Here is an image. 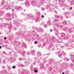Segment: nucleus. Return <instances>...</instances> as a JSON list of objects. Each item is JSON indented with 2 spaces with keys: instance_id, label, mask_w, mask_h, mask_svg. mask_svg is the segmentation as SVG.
<instances>
[{
  "instance_id": "f257e3e1",
  "label": "nucleus",
  "mask_w": 74,
  "mask_h": 74,
  "mask_svg": "<svg viewBox=\"0 0 74 74\" xmlns=\"http://www.w3.org/2000/svg\"><path fill=\"white\" fill-rule=\"evenodd\" d=\"M57 51H58V52H56V53L57 55H58L60 58H62V55H63L64 57H65V55H66V53L63 51H62L61 52V54H60V49H57Z\"/></svg>"
},
{
  "instance_id": "f03ea898",
  "label": "nucleus",
  "mask_w": 74,
  "mask_h": 74,
  "mask_svg": "<svg viewBox=\"0 0 74 74\" xmlns=\"http://www.w3.org/2000/svg\"><path fill=\"white\" fill-rule=\"evenodd\" d=\"M36 17L34 18L35 22H38L39 19H40V15L41 14H40V12L39 11H37L36 12Z\"/></svg>"
},
{
  "instance_id": "7ed1b4c3",
  "label": "nucleus",
  "mask_w": 74,
  "mask_h": 74,
  "mask_svg": "<svg viewBox=\"0 0 74 74\" xmlns=\"http://www.w3.org/2000/svg\"><path fill=\"white\" fill-rule=\"evenodd\" d=\"M59 27V25L58 24H55V25L54 26V29L55 31H56L55 33L56 35H58L59 34V32L57 31V29L56 28H58Z\"/></svg>"
},
{
  "instance_id": "20e7f679",
  "label": "nucleus",
  "mask_w": 74,
  "mask_h": 74,
  "mask_svg": "<svg viewBox=\"0 0 74 74\" xmlns=\"http://www.w3.org/2000/svg\"><path fill=\"white\" fill-rule=\"evenodd\" d=\"M53 49H54V44L51 42L50 43L49 46L48 47V49H50L51 51H53Z\"/></svg>"
},
{
  "instance_id": "39448f33",
  "label": "nucleus",
  "mask_w": 74,
  "mask_h": 74,
  "mask_svg": "<svg viewBox=\"0 0 74 74\" xmlns=\"http://www.w3.org/2000/svg\"><path fill=\"white\" fill-rule=\"evenodd\" d=\"M27 19H32V20H34V16H33L32 14H28L27 15Z\"/></svg>"
},
{
  "instance_id": "423d86ee",
  "label": "nucleus",
  "mask_w": 74,
  "mask_h": 74,
  "mask_svg": "<svg viewBox=\"0 0 74 74\" xmlns=\"http://www.w3.org/2000/svg\"><path fill=\"white\" fill-rule=\"evenodd\" d=\"M55 38L53 36H52V39L51 40L52 42H53V43H55V42L58 43L60 42L59 40L57 39H55Z\"/></svg>"
},
{
  "instance_id": "0eeeda50",
  "label": "nucleus",
  "mask_w": 74,
  "mask_h": 74,
  "mask_svg": "<svg viewBox=\"0 0 74 74\" xmlns=\"http://www.w3.org/2000/svg\"><path fill=\"white\" fill-rule=\"evenodd\" d=\"M71 29V28H70L69 29V28L68 27H64L63 29V30H64V32L67 31L68 30V31L69 32H70Z\"/></svg>"
},
{
  "instance_id": "6e6552de",
  "label": "nucleus",
  "mask_w": 74,
  "mask_h": 74,
  "mask_svg": "<svg viewBox=\"0 0 74 74\" xmlns=\"http://www.w3.org/2000/svg\"><path fill=\"white\" fill-rule=\"evenodd\" d=\"M70 55L71 56L70 59L72 61H74V53H71Z\"/></svg>"
},
{
  "instance_id": "1a4fd4ad",
  "label": "nucleus",
  "mask_w": 74,
  "mask_h": 74,
  "mask_svg": "<svg viewBox=\"0 0 74 74\" xmlns=\"http://www.w3.org/2000/svg\"><path fill=\"white\" fill-rule=\"evenodd\" d=\"M42 54L41 53V52L40 51L38 52L37 54V58H40V59H41L42 58L41 57L42 56Z\"/></svg>"
},
{
  "instance_id": "9d476101",
  "label": "nucleus",
  "mask_w": 74,
  "mask_h": 74,
  "mask_svg": "<svg viewBox=\"0 0 74 74\" xmlns=\"http://www.w3.org/2000/svg\"><path fill=\"white\" fill-rule=\"evenodd\" d=\"M61 38H59V41L60 40H62V38H64V36H66V34H64V33H62L61 34Z\"/></svg>"
},
{
  "instance_id": "9b49d317",
  "label": "nucleus",
  "mask_w": 74,
  "mask_h": 74,
  "mask_svg": "<svg viewBox=\"0 0 74 74\" xmlns=\"http://www.w3.org/2000/svg\"><path fill=\"white\" fill-rule=\"evenodd\" d=\"M16 10H18V11H21L23 9L21 6H16Z\"/></svg>"
},
{
  "instance_id": "f8f14e48",
  "label": "nucleus",
  "mask_w": 74,
  "mask_h": 74,
  "mask_svg": "<svg viewBox=\"0 0 74 74\" xmlns=\"http://www.w3.org/2000/svg\"><path fill=\"white\" fill-rule=\"evenodd\" d=\"M21 71H20L19 73L20 74H28V73H27V72L26 71H25L24 70H23L22 71V72H21Z\"/></svg>"
},
{
  "instance_id": "ddd939ff",
  "label": "nucleus",
  "mask_w": 74,
  "mask_h": 74,
  "mask_svg": "<svg viewBox=\"0 0 74 74\" xmlns=\"http://www.w3.org/2000/svg\"><path fill=\"white\" fill-rule=\"evenodd\" d=\"M32 4L33 6H36L37 5V2L35 1H33L32 3Z\"/></svg>"
},
{
  "instance_id": "4468645a",
  "label": "nucleus",
  "mask_w": 74,
  "mask_h": 74,
  "mask_svg": "<svg viewBox=\"0 0 74 74\" xmlns=\"http://www.w3.org/2000/svg\"><path fill=\"white\" fill-rule=\"evenodd\" d=\"M43 5V4L42 3H36V5L38 7H40V6H42Z\"/></svg>"
},
{
  "instance_id": "2eb2a0df",
  "label": "nucleus",
  "mask_w": 74,
  "mask_h": 74,
  "mask_svg": "<svg viewBox=\"0 0 74 74\" xmlns=\"http://www.w3.org/2000/svg\"><path fill=\"white\" fill-rule=\"evenodd\" d=\"M69 21H67L66 20H65L64 21L63 23V25H67V23H69Z\"/></svg>"
},
{
  "instance_id": "dca6fc26",
  "label": "nucleus",
  "mask_w": 74,
  "mask_h": 74,
  "mask_svg": "<svg viewBox=\"0 0 74 74\" xmlns=\"http://www.w3.org/2000/svg\"><path fill=\"white\" fill-rule=\"evenodd\" d=\"M36 51L34 50H33L31 51V54L32 55H33L34 56H35V53H34Z\"/></svg>"
},
{
  "instance_id": "f3484780",
  "label": "nucleus",
  "mask_w": 74,
  "mask_h": 74,
  "mask_svg": "<svg viewBox=\"0 0 74 74\" xmlns=\"http://www.w3.org/2000/svg\"><path fill=\"white\" fill-rule=\"evenodd\" d=\"M63 14L65 16H67L69 15V13L67 12H64L63 13Z\"/></svg>"
},
{
  "instance_id": "a211bd4d",
  "label": "nucleus",
  "mask_w": 74,
  "mask_h": 74,
  "mask_svg": "<svg viewBox=\"0 0 74 74\" xmlns=\"http://www.w3.org/2000/svg\"><path fill=\"white\" fill-rule=\"evenodd\" d=\"M11 5H7V6H6V8H7V9H11Z\"/></svg>"
},
{
  "instance_id": "6ab92c4d",
  "label": "nucleus",
  "mask_w": 74,
  "mask_h": 74,
  "mask_svg": "<svg viewBox=\"0 0 74 74\" xmlns=\"http://www.w3.org/2000/svg\"><path fill=\"white\" fill-rule=\"evenodd\" d=\"M53 59H51L49 62V64L51 65V64H52V63H53Z\"/></svg>"
},
{
  "instance_id": "aec40b11",
  "label": "nucleus",
  "mask_w": 74,
  "mask_h": 74,
  "mask_svg": "<svg viewBox=\"0 0 74 74\" xmlns=\"http://www.w3.org/2000/svg\"><path fill=\"white\" fill-rule=\"evenodd\" d=\"M25 4L26 5L27 7H29V5H30V3H29V2L25 3Z\"/></svg>"
},
{
  "instance_id": "412c9836",
  "label": "nucleus",
  "mask_w": 74,
  "mask_h": 74,
  "mask_svg": "<svg viewBox=\"0 0 74 74\" xmlns=\"http://www.w3.org/2000/svg\"><path fill=\"white\" fill-rule=\"evenodd\" d=\"M40 67L41 70H42V69H43L44 68V66L43 64H42V65H40Z\"/></svg>"
},
{
  "instance_id": "4be33fe9",
  "label": "nucleus",
  "mask_w": 74,
  "mask_h": 74,
  "mask_svg": "<svg viewBox=\"0 0 74 74\" xmlns=\"http://www.w3.org/2000/svg\"><path fill=\"white\" fill-rule=\"evenodd\" d=\"M38 31L39 32H42L41 30H42L43 31V30L41 29V28H38Z\"/></svg>"
},
{
  "instance_id": "5701e85b",
  "label": "nucleus",
  "mask_w": 74,
  "mask_h": 74,
  "mask_svg": "<svg viewBox=\"0 0 74 74\" xmlns=\"http://www.w3.org/2000/svg\"><path fill=\"white\" fill-rule=\"evenodd\" d=\"M70 46L69 45V44L68 43H66L65 45H64V47H69V46Z\"/></svg>"
},
{
  "instance_id": "b1692460",
  "label": "nucleus",
  "mask_w": 74,
  "mask_h": 74,
  "mask_svg": "<svg viewBox=\"0 0 74 74\" xmlns=\"http://www.w3.org/2000/svg\"><path fill=\"white\" fill-rule=\"evenodd\" d=\"M6 16L8 17H9L10 16V13H7L6 14Z\"/></svg>"
},
{
  "instance_id": "393cba45",
  "label": "nucleus",
  "mask_w": 74,
  "mask_h": 74,
  "mask_svg": "<svg viewBox=\"0 0 74 74\" xmlns=\"http://www.w3.org/2000/svg\"><path fill=\"white\" fill-rule=\"evenodd\" d=\"M63 60H66V61H69V59L67 58H63Z\"/></svg>"
},
{
  "instance_id": "a878e982",
  "label": "nucleus",
  "mask_w": 74,
  "mask_h": 74,
  "mask_svg": "<svg viewBox=\"0 0 74 74\" xmlns=\"http://www.w3.org/2000/svg\"><path fill=\"white\" fill-rule=\"evenodd\" d=\"M47 23L48 25H51V23L50 20H49L47 22Z\"/></svg>"
},
{
  "instance_id": "bb28decb",
  "label": "nucleus",
  "mask_w": 74,
  "mask_h": 74,
  "mask_svg": "<svg viewBox=\"0 0 74 74\" xmlns=\"http://www.w3.org/2000/svg\"><path fill=\"white\" fill-rule=\"evenodd\" d=\"M71 4H72V5H74V0H73L71 3H70Z\"/></svg>"
},
{
  "instance_id": "cd10ccee",
  "label": "nucleus",
  "mask_w": 74,
  "mask_h": 74,
  "mask_svg": "<svg viewBox=\"0 0 74 74\" xmlns=\"http://www.w3.org/2000/svg\"><path fill=\"white\" fill-rule=\"evenodd\" d=\"M56 21H57V20L56 19H54L53 22V23H55V22H56Z\"/></svg>"
},
{
  "instance_id": "c85d7f7f",
  "label": "nucleus",
  "mask_w": 74,
  "mask_h": 74,
  "mask_svg": "<svg viewBox=\"0 0 74 74\" xmlns=\"http://www.w3.org/2000/svg\"><path fill=\"white\" fill-rule=\"evenodd\" d=\"M50 54V53H48V55H45V56H49V55Z\"/></svg>"
},
{
  "instance_id": "c756f323",
  "label": "nucleus",
  "mask_w": 74,
  "mask_h": 74,
  "mask_svg": "<svg viewBox=\"0 0 74 74\" xmlns=\"http://www.w3.org/2000/svg\"><path fill=\"white\" fill-rule=\"evenodd\" d=\"M16 67L15 66H13L12 67V69H15Z\"/></svg>"
},
{
  "instance_id": "7c9ffc66",
  "label": "nucleus",
  "mask_w": 74,
  "mask_h": 74,
  "mask_svg": "<svg viewBox=\"0 0 74 74\" xmlns=\"http://www.w3.org/2000/svg\"><path fill=\"white\" fill-rule=\"evenodd\" d=\"M36 61L35 60L34 61V62L33 63V64H34V65H36Z\"/></svg>"
},
{
  "instance_id": "2f4dec72",
  "label": "nucleus",
  "mask_w": 74,
  "mask_h": 74,
  "mask_svg": "<svg viewBox=\"0 0 74 74\" xmlns=\"http://www.w3.org/2000/svg\"><path fill=\"white\" fill-rule=\"evenodd\" d=\"M34 72L35 73H37V72H38V71H37V70H34Z\"/></svg>"
},
{
  "instance_id": "473e14b6",
  "label": "nucleus",
  "mask_w": 74,
  "mask_h": 74,
  "mask_svg": "<svg viewBox=\"0 0 74 74\" xmlns=\"http://www.w3.org/2000/svg\"><path fill=\"white\" fill-rule=\"evenodd\" d=\"M41 10L42 11H44V10H45V8H42L41 9Z\"/></svg>"
},
{
  "instance_id": "72a5a7b5",
  "label": "nucleus",
  "mask_w": 74,
  "mask_h": 74,
  "mask_svg": "<svg viewBox=\"0 0 74 74\" xmlns=\"http://www.w3.org/2000/svg\"><path fill=\"white\" fill-rule=\"evenodd\" d=\"M30 52H28L27 53V55H30Z\"/></svg>"
},
{
  "instance_id": "f704fd0d",
  "label": "nucleus",
  "mask_w": 74,
  "mask_h": 74,
  "mask_svg": "<svg viewBox=\"0 0 74 74\" xmlns=\"http://www.w3.org/2000/svg\"><path fill=\"white\" fill-rule=\"evenodd\" d=\"M5 60H4L3 61V63H5Z\"/></svg>"
},
{
  "instance_id": "c9c22d12",
  "label": "nucleus",
  "mask_w": 74,
  "mask_h": 74,
  "mask_svg": "<svg viewBox=\"0 0 74 74\" xmlns=\"http://www.w3.org/2000/svg\"><path fill=\"white\" fill-rule=\"evenodd\" d=\"M72 9H73V7H71L69 9V10H72Z\"/></svg>"
},
{
  "instance_id": "e433bc0d",
  "label": "nucleus",
  "mask_w": 74,
  "mask_h": 74,
  "mask_svg": "<svg viewBox=\"0 0 74 74\" xmlns=\"http://www.w3.org/2000/svg\"><path fill=\"white\" fill-rule=\"evenodd\" d=\"M25 58H20V59H21L20 60H25Z\"/></svg>"
},
{
  "instance_id": "4c0bfd02",
  "label": "nucleus",
  "mask_w": 74,
  "mask_h": 74,
  "mask_svg": "<svg viewBox=\"0 0 74 74\" xmlns=\"http://www.w3.org/2000/svg\"><path fill=\"white\" fill-rule=\"evenodd\" d=\"M35 44H37V42L36 41L34 42Z\"/></svg>"
},
{
  "instance_id": "58836bf2",
  "label": "nucleus",
  "mask_w": 74,
  "mask_h": 74,
  "mask_svg": "<svg viewBox=\"0 0 74 74\" xmlns=\"http://www.w3.org/2000/svg\"><path fill=\"white\" fill-rule=\"evenodd\" d=\"M44 27H47V25L45 24V25H44Z\"/></svg>"
},
{
  "instance_id": "ea45409f",
  "label": "nucleus",
  "mask_w": 74,
  "mask_h": 74,
  "mask_svg": "<svg viewBox=\"0 0 74 74\" xmlns=\"http://www.w3.org/2000/svg\"><path fill=\"white\" fill-rule=\"evenodd\" d=\"M54 12H55V13H56V14H58V12H56V11H54Z\"/></svg>"
},
{
  "instance_id": "a19ab883",
  "label": "nucleus",
  "mask_w": 74,
  "mask_h": 74,
  "mask_svg": "<svg viewBox=\"0 0 74 74\" xmlns=\"http://www.w3.org/2000/svg\"><path fill=\"white\" fill-rule=\"evenodd\" d=\"M68 38V37H67V36H66V37H65V39H67Z\"/></svg>"
},
{
  "instance_id": "79ce46f5",
  "label": "nucleus",
  "mask_w": 74,
  "mask_h": 74,
  "mask_svg": "<svg viewBox=\"0 0 74 74\" xmlns=\"http://www.w3.org/2000/svg\"><path fill=\"white\" fill-rule=\"evenodd\" d=\"M71 2V0H69L68 1V2H69V3H70Z\"/></svg>"
},
{
  "instance_id": "37998d69",
  "label": "nucleus",
  "mask_w": 74,
  "mask_h": 74,
  "mask_svg": "<svg viewBox=\"0 0 74 74\" xmlns=\"http://www.w3.org/2000/svg\"><path fill=\"white\" fill-rule=\"evenodd\" d=\"M64 46H61V48H64Z\"/></svg>"
},
{
  "instance_id": "c03bdc74",
  "label": "nucleus",
  "mask_w": 74,
  "mask_h": 74,
  "mask_svg": "<svg viewBox=\"0 0 74 74\" xmlns=\"http://www.w3.org/2000/svg\"><path fill=\"white\" fill-rule=\"evenodd\" d=\"M8 69L9 70L11 69V68H10V66H9L8 67Z\"/></svg>"
},
{
  "instance_id": "a18cd8bd",
  "label": "nucleus",
  "mask_w": 74,
  "mask_h": 74,
  "mask_svg": "<svg viewBox=\"0 0 74 74\" xmlns=\"http://www.w3.org/2000/svg\"><path fill=\"white\" fill-rule=\"evenodd\" d=\"M15 10V9H13V10H12V12H14V10Z\"/></svg>"
},
{
  "instance_id": "49530a36",
  "label": "nucleus",
  "mask_w": 74,
  "mask_h": 74,
  "mask_svg": "<svg viewBox=\"0 0 74 74\" xmlns=\"http://www.w3.org/2000/svg\"><path fill=\"white\" fill-rule=\"evenodd\" d=\"M42 18H44V16L43 15H42Z\"/></svg>"
},
{
  "instance_id": "de8ad7c7",
  "label": "nucleus",
  "mask_w": 74,
  "mask_h": 74,
  "mask_svg": "<svg viewBox=\"0 0 74 74\" xmlns=\"http://www.w3.org/2000/svg\"><path fill=\"white\" fill-rule=\"evenodd\" d=\"M2 47H5V45H3L2 46Z\"/></svg>"
},
{
  "instance_id": "09e8293b",
  "label": "nucleus",
  "mask_w": 74,
  "mask_h": 74,
  "mask_svg": "<svg viewBox=\"0 0 74 74\" xmlns=\"http://www.w3.org/2000/svg\"><path fill=\"white\" fill-rule=\"evenodd\" d=\"M6 39H7V37H5L4 38V40H6Z\"/></svg>"
},
{
  "instance_id": "8fccbe9b",
  "label": "nucleus",
  "mask_w": 74,
  "mask_h": 74,
  "mask_svg": "<svg viewBox=\"0 0 74 74\" xmlns=\"http://www.w3.org/2000/svg\"><path fill=\"white\" fill-rule=\"evenodd\" d=\"M17 1H23V0H17Z\"/></svg>"
},
{
  "instance_id": "3c124183",
  "label": "nucleus",
  "mask_w": 74,
  "mask_h": 74,
  "mask_svg": "<svg viewBox=\"0 0 74 74\" xmlns=\"http://www.w3.org/2000/svg\"><path fill=\"white\" fill-rule=\"evenodd\" d=\"M14 15V13H12V16H13Z\"/></svg>"
},
{
  "instance_id": "603ef678",
  "label": "nucleus",
  "mask_w": 74,
  "mask_h": 74,
  "mask_svg": "<svg viewBox=\"0 0 74 74\" xmlns=\"http://www.w3.org/2000/svg\"><path fill=\"white\" fill-rule=\"evenodd\" d=\"M11 5H12V4H13V3L12 2H11Z\"/></svg>"
},
{
  "instance_id": "864d4df0",
  "label": "nucleus",
  "mask_w": 74,
  "mask_h": 74,
  "mask_svg": "<svg viewBox=\"0 0 74 74\" xmlns=\"http://www.w3.org/2000/svg\"><path fill=\"white\" fill-rule=\"evenodd\" d=\"M61 19H62V18H63V17L62 16H61Z\"/></svg>"
},
{
  "instance_id": "5fc2aeb1",
  "label": "nucleus",
  "mask_w": 74,
  "mask_h": 74,
  "mask_svg": "<svg viewBox=\"0 0 74 74\" xmlns=\"http://www.w3.org/2000/svg\"><path fill=\"white\" fill-rule=\"evenodd\" d=\"M0 49H1V46H0Z\"/></svg>"
},
{
  "instance_id": "6e6d98bb",
  "label": "nucleus",
  "mask_w": 74,
  "mask_h": 74,
  "mask_svg": "<svg viewBox=\"0 0 74 74\" xmlns=\"http://www.w3.org/2000/svg\"><path fill=\"white\" fill-rule=\"evenodd\" d=\"M72 14L73 15H74V12L72 13Z\"/></svg>"
},
{
  "instance_id": "4d7b16f0",
  "label": "nucleus",
  "mask_w": 74,
  "mask_h": 74,
  "mask_svg": "<svg viewBox=\"0 0 74 74\" xmlns=\"http://www.w3.org/2000/svg\"><path fill=\"white\" fill-rule=\"evenodd\" d=\"M50 31V32H52V29H51Z\"/></svg>"
},
{
  "instance_id": "13d9d810",
  "label": "nucleus",
  "mask_w": 74,
  "mask_h": 74,
  "mask_svg": "<svg viewBox=\"0 0 74 74\" xmlns=\"http://www.w3.org/2000/svg\"><path fill=\"white\" fill-rule=\"evenodd\" d=\"M64 9H65L64 8H63L62 9V10H64Z\"/></svg>"
},
{
  "instance_id": "bf43d9fd",
  "label": "nucleus",
  "mask_w": 74,
  "mask_h": 74,
  "mask_svg": "<svg viewBox=\"0 0 74 74\" xmlns=\"http://www.w3.org/2000/svg\"><path fill=\"white\" fill-rule=\"evenodd\" d=\"M62 74H64V72H63L62 73Z\"/></svg>"
},
{
  "instance_id": "052dcab7",
  "label": "nucleus",
  "mask_w": 74,
  "mask_h": 74,
  "mask_svg": "<svg viewBox=\"0 0 74 74\" xmlns=\"http://www.w3.org/2000/svg\"><path fill=\"white\" fill-rule=\"evenodd\" d=\"M55 16V17H56V18H57V16L56 15Z\"/></svg>"
},
{
  "instance_id": "680f3d73",
  "label": "nucleus",
  "mask_w": 74,
  "mask_h": 74,
  "mask_svg": "<svg viewBox=\"0 0 74 74\" xmlns=\"http://www.w3.org/2000/svg\"><path fill=\"white\" fill-rule=\"evenodd\" d=\"M64 6H65V7H67V5H64Z\"/></svg>"
},
{
  "instance_id": "e2e57ef3",
  "label": "nucleus",
  "mask_w": 74,
  "mask_h": 74,
  "mask_svg": "<svg viewBox=\"0 0 74 74\" xmlns=\"http://www.w3.org/2000/svg\"><path fill=\"white\" fill-rule=\"evenodd\" d=\"M46 61H47L46 60L45 61L44 60V62H46Z\"/></svg>"
},
{
  "instance_id": "0e129e2a",
  "label": "nucleus",
  "mask_w": 74,
  "mask_h": 74,
  "mask_svg": "<svg viewBox=\"0 0 74 74\" xmlns=\"http://www.w3.org/2000/svg\"><path fill=\"white\" fill-rule=\"evenodd\" d=\"M8 60V61H10V60Z\"/></svg>"
},
{
  "instance_id": "69168bd1",
  "label": "nucleus",
  "mask_w": 74,
  "mask_h": 74,
  "mask_svg": "<svg viewBox=\"0 0 74 74\" xmlns=\"http://www.w3.org/2000/svg\"><path fill=\"white\" fill-rule=\"evenodd\" d=\"M1 14V12H0V14Z\"/></svg>"
},
{
  "instance_id": "338daca9",
  "label": "nucleus",
  "mask_w": 74,
  "mask_h": 74,
  "mask_svg": "<svg viewBox=\"0 0 74 74\" xmlns=\"http://www.w3.org/2000/svg\"><path fill=\"white\" fill-rule=\"evenodd\" d=\"M58 19H59V16H58Z\"/></svg>"
},
{
  "instance_id": "774afa93",
  "label": "nucleus",
  "mask_w": 74,
  "mask_h": 74,
  "mask_svg": "<svg viewBox=\"0 0 74 74\" xmlns=\"http://www.w3.org/2000/svg\"><path fill=\"white\" fill-rule=\"evenodd\" d=\"M45 71H46V69H45Z\"/></svg>"
}]
</instances>
